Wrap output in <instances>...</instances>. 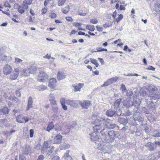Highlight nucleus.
<instances>
[{
  "instance_id": "55",
  "label": "nucleus",
  "mask_w": 160,
  "mask_h": 160,
  "mask_svg": "<svg viewBox=\"0 0 160 160\" xmlns=\"http://www.w3.org/2000/svg\"><path fill=\"white\" fill-rule=\"evenodd\" d=\"M133 95V92L132 91H129L127 92V96L128 97H131Z\"/></svg>"
},
{
  "instance_id": "33",
  "label": "nucleus",
  "mask_w": 160,
  "mask_h": 160,
  "mask_svg": "<svg viewBox=\"0 0 160 160\" xmlns=\"http://www.w3.org/2000/svg\"><path fill=\"white\" fill-rule=\"evenodd\" d=\"M16 119L17 121L18 122L23 123L24 122V121H23V117L21 115H19L17 116L16 118Z\"/></svg>"
},
{
  "instance_id": "56",
  "label": "nucleus",
  "mask_w": 160,
  "mask_h": 160,
  "mask_svg": "<svg viewBox=\"0 0 160 160\" xmlns=\"http://www.w3.org/2000/svg\"><path fill=\"white\" fill-rule=\"evenodd\" d=\"M19 160H26L25 157L23 154H20L19 155Z\"/></svg>"
},
{
  "instance_id": "40",
  "label": "nucleus",
  "mask_w": 160,
  "mask_h": 160,
  "mask_svg": "<svg viewBox=\"0 0 160 160\" xmlns=\"http://www.w3.org/2000/svg\"><path fill=\"white\" fill-rule=\"evenodd\" d=\"M52 107L53 111L54 112H56L58 111V107L57 104H55L52 105Z\"/></svg>"
},
{
  "instance_id": "13",
  "label": "nucleus",
  "mask_w": 160,
  "mask_h": 160,
  "mask_svg": "<svg viewBox=\"0 0 160 160\" xmlns=\"http://www.w3.org/2000/svg\"><path fill=\"white\" fill-rule=\"evenodd\" d=\"M118 122L121 124H126L128 122V120L126 116H121L119 117Z\"/></svg>"
},
{
  "instance_id": "23",
  "label": "nucleus",
  "mask_w": 160,
  "mask_h": 160,
  "mask_svg": "<svg viewBox=\"0 0 160 160\" xmlns=\"http://www.w3.org/2000/svg\"><path fill=\"white\" fill-rule=\"evenodd\" d=\"M122 100L121 98L117 99L114 103L113 107L114 109H117L118 108H120L119 106L120 104V102Z\"/></svg>"
},
{
  "instance_id": "4",
  "label": "nucleus",
  "mask_w": 160,
  "mask_h": 160,
  "mask_svg": "<svg viewBox=\"0 0 160 160\" xmlns=\"http://www.w3.org/2000/svg\"><path fill=\"white\" fill-rule=\"evenodd\" d=\"M118 79V77L116 76L110 79H108L107 81L105 82L104 84L101 85L102 87L108 86L113 82H116Z\"/></svg>"
},
{
  "instance_id": "9",
  "label": "nucleus",
  "mask_w": 160,
  "mask_h": 160,
  "mask_svg": "<svg viewBox=\"0 0 160 160\" xmlns=\"http://www.w3.org/2000/svg\"><path fill=\"white\" fill-rule=\"evenodd\" d=\"M123 105L127 107H130L133 105H136L134 103H133L132 102V100L130 98H127L125 101L123 102Z\"/></svg>"
},
{
  "instance_id": "57",
  "label": "nucleus",
  "mask_w": 160,
  "mask_h": 160,
  "mask_svg": "<svg viewBox=\"0 0 160 160\" xmlns=\"http://www.w3.org/2000/svg\"><path fill=\"white\" fill-rule=\"evenodd\" d=\"M4 6L6 7H9V8L11 7V6L10 4L7 1L5 2Z\"/></svg>"
},
{
  "instance_id": "58",
  "label": "nucleus",
  "mask_w": 160,
  "mask_h": 160,
  "mask_svg": "<svg viewBox=\"0 0 160 160\" xmlns=\"http://www.w3.org/2000/svg\"><path fill=\"white\" fill-rule=\"evenodd\" d=\"M53 151V148H51L47 152V154L48 155H50Z\"/></svg>"
},
{
  "instance_id": "39",
  "label": "nucleus",
  "mask_w": 160,
  "mask_h": 160,
  "mask_svg": "<svg viewBox=\"0 0 160 160\" xmlns=\"http://www.w3.org/2000/svg\"><path fill=\"white\" fill-rule=\"evenodd\" d=\"M8 59V60H11L12 59V58L10 57H7L6 56L4 55H2L0 58V59L2 60H4Z\"/></svg>"
},
{
  "instance_id": "61",
  "label": "nucleus",
  "mask_w": 160,
  "mask_h": 160,
  "mask_svg": "<svg viewBox=\"0 0 160 160\" xmlns=\"http://www.w3.org/2000/svg\"><path fill=\"white\" fill-rule=\"evenodd\" d=\"M96 28L98 31L99 32L102 31L103 30V28L102 27H100V26H96Z\"/></svg>"
},
{
  "instance_id": "28",
  "label": "nucleus",
  "mask_w": 160,
  "mask_h": 160,
  "mask_svg": "<svg viewBox=\"0 0 160 160\" xmlns=\"http://www.w3.org/2000/svg\"><path fill=\"white\" fill-rule=\"evenodd\" d=\"M11 100L13 102H14L16 105H18L20 102V100L15 97H11L10 98Z\"/></svg>"
},
{
  "instance_id": "48",
  "label": "nucleus",
  "mask_w": 160,
  "mask_h": 160,
  "mask_svg": "<svg viewBox=\"0 0 160 160\" xmlns=\"http://www.w3.org/2000/svg\"><path fill=\"white\" fill-rule=\"evenodd\" d=\"M115 139V138H109V139H107L106 141L105 142L108 143H111L113 142Z\"/></svg>"
},
{
  "instance_id": "18",
  "label": "nucleus",
  "mask_w": 160,
  "mask_h": 160,
  "mask_svg": "<svg viewBox=\"0 0 160 160\" xmlns=\"http://www.w3.org/2000/svg\"><path fill=\"white\" fill-rule=\"evenodd\" d=\"M62 139V137L59 134L57 135L54 138L53 140V143L58 144L61 142Z\"/></svg>"
},
{
  "instance_id": "47",
  "label": "nucleus",
  "mask_w": 160,
  "mask_h": 160,
  "mask_svg": "<svg viewBox=\"0 0 160 160\" xmlns=\"http://www.w3.org/2000/svg\"><path fill=\"white\" fill-rule=\"evenodd\" d=\"M62 10L64 13L66 14L67 13L69 10V6H67V7H65V9H62Z\"/></svg>"
},
{
  "instance_id": "35",
  "label": "nucleus",
  "mask_w": 160,
  "mask_h": 160,
  "mask_svg": "<svg viewBox=\"0 0 160 160\" xmlns=\"http://www.w3.org/2000/svg\"><path fill=\"white\" fill-rule=\"evenodd\" d=\"M152 135L155 137H160V132L157 130H155L152 132Z\"/></svg>"
},
{
  "instance_id": "2",
  "label": "nucleus",
  "mask_w": 160,
  "mask_h": 160,
  "mask_svg": "<svg viewBox=\"0 0 160 160\" xmlns=\"http://www.w3.org/2000/svg\"><path fill=\"white\" fill-rule=\"evenodd\" d=\"M48 80V77L46 73L42 71L39 72L37 77V80L38 81L44 82H47Z\"/></svg>"
},
{
  "instance_id": "10",
  "label": "nucleus",
  "mask_w": 160,
  "mask_h": 160,
  "mask_svg": "<svg viewBox=\"0 0 160 160\" xmlns=\"http://www.w3.org/2000/svg\"><path fill=\"white\" fill-rule=\"evenodd\" d=\"M48 142L49 141H45L43 144V146L41 148V152L42 153H45L47 151V149L50 147L49 145Z\"/></svg>"
},
{
  "instance_id": "3",
  "label": "nucleus",
  "mask_w": 160,
  "mask_h": 160,
  "mask_svg": "<svg viewBox=\"0 0 160 160\" xmlns=\"http://www.w3.org/2000/svg\"><path fill=\"white\" fill-rule=\"evenodd\" d=\"M95 122L98 124H102L105 123V126L106 127L108 123H110L111 120L107 118L103 117L102 118L98 117L95 120Z\"/></svg>"
},
{
  "instance_id": "46",
  "label": "nucleus",
  "mask_w": 160,
  "mask_h": 160,
  "mask_svg": "<svg viewBox=\"0 0 160 160\" xmlns=\"http://www.w3.org/2000/svg\"><path fill=\"white\" fill-rule=\"evenodd\" d=\"M143 118L140 116H138V117L134 118V120L135 121H138L139 122H141L143 121Z\"/></svg>"
},
{
  "instance_id": "22",
  "label": "nucleus",
  "mask_w": 160,
  "mask_h": 160,
  "mask_svg": "<svg viewBox=\"0 0 160 160\" xmlns=\"http://www.w3.org/2000/svg\"><path fill=\"white\" fill-rule=\"evenodd\" d=\"M153 9L157 12L160 11V1L154 4Z\"/></svg>"
},
{
  "instance_id": "14",
  "label": "nucleus",
  "mask_w": 160,
  "mask_h": 160,
  "mask_svg": "<svg viewBox=\"0 0 160 160\" xmlns=\"http://www.w3.org/2000/svg\"><path fill=\"white\" fill-rule=\"evenodd\" d=\"M84 85L82 83H79L72 85V87L74 88V91L75 92L80 91V89Z\"/></svg>"
},
{
  "instance_id": "45",
  "label": "nucleus",
  "mask_w": 160,
  "mask_h": 160,
  "mask_svg": "<svg viewBox=\"0 0 160 160\" xmlns=\"http://www.w3.org/2000/svg\"><path fill=\"white\" fill-rule=\"evenodd\" d=\"M121 89L123 93L126 92L127 90L126 87L123 84H121Z\"/></svg>"
},
{
  "instance_id": "20",
  "label": "nucleus",
  "mask_w": 160,
  "mask_h": 160,
  "mask_svg": "<svg viewBox=\"0 0 160 160\" xmlns=\"http://www.w3.org/2000/svg\"><path fill=\"white\" fill-rule=\"evenodd\" d=\"M49 100L51 105L56 104V102L55 100V97L53 94L50 93L49 95Z\"/></svg>"
},
{
  "instance_id": "11",
  "label": "nucleus",
  "mask_w": 160,
  "mask_h": 160,
  "mask_svg": "<svg viewBox=\"0 0 160 160\" xmlns=\"http://www.w3.org/2000/svg\"><path fill=\"white\" fill-rule=\"evenodd\" d=\"M100 139L102 142H105L107 140V131L106 129H103L102 131H100Z\"/></svg>"
},
{
  "instance_id": "32",
  "label": "nucleus",
  "mask_w": 160,
  "mask_h": 160,
  "mask_svg": "<svg viewBox=\"0 0 160 160\" xmlns=\"http://www.w3.org/2000/svg\"><path fill=\"white\" fill-rule=\"evenodd\" d=\"M47 87L46 85H42L37 87V89L39 91H43L47 89Z\"/></svg>"
},
{
  "instance_id": "7",
  "label": "nucleus",
  "mask_w": 160,
  "mask_h": 160,
  "mask_svg": "<svg viewBox=\"0 0 160 160\" xmlns=\"http://www.w3.org/2000/svg\"><path fill=\"white\" fill-rule=\"evenodd\" d=\"M118 111L120 112V113H118L117 111L115 112V111L109 109L106 112V114L107 116L110 117H112L114 115H115L116 113L118 116L121 115L122 113H120V112L121 110L120 108H119Z\"/></svg>"
},
{
  "instance_id": "42",
  "label": "nucleus",
  "mask_w": 160,
  "mask_h": 160,
  "mask_svg": "<svg viewBox=\"0 0 160 160\" xmlns=\"http://www.w3.org/2000/svg\"><path fill=\"white\" fill-rule=\"evenodd\" d=\"M6 120L5 119H1L0 120V127L3 128L5 125Z\"/></svg>"
},
{
  "instance_id": "59",
  "label": "nucleus",
  "mask_w": 160,
  "mask_h": 160,
  "mask_svg": "<svg viewBox=\"0 0 160 160\" xmlns=\"http://www.w3.org/2000/svg\"><path fill=\"white\" fill-rule=\"evenodd\" d=\"M16 94L17 96L18 97H21V92L20 91V90H16Z\"/></svg>"
},
{
  "instance_id": "50",
  "label": "nucleus",
  "mask_w": 160,
  "mask_h": 160,
  "mask_svg": "<svg viewBox=\"0 0 160 160\" xmlns=\"http://www.w3.org/2000/svg\"><path fill=\"white\" fill-rule=\"evenodd\" d=\"M18 11L21 14L25 12L24 8L22 6L19 7L18 8Z\"/></svg>"
},
{
  "instance_id": "52",
  "label": "nucleus",
  "mask_w": 160,
  "mask_h": 160,
  "mask_svg": "<svg viewBox=\"0 0 160 160\" xmlns=\"http://www.w3.org/2000/svg\"><path fill=\"white\" fill-rule=\"evenodd\" d=\"M90 22L91 23L96 24L98 23V21L96 19H92L90 20Z\"/></svg>"
},
{
  "instance_id": "24",
  "label": "nucleus",
  "mask_w": 160,
  "mask_h": 160,
  "mask_svg": "<svg viewBox=\"0 0 160 160\" xmlns=\"http://www.w3.org/2000/svg\"><path fill=\"white\" fill-rule=\"evenodd\" d=\"M31 148L29 146H26L25 149L22 151L23 154H27L31 152Z\"/></svg>"
},
{
  "instance_id": "26",
  "label": "nucleus",
  "mask_w": 160,
  "mask_h": 160,
  "mask_svg": "<svg viewBox=\"0 0 160 160\" xmlns=\"http://www.w3.org/2000/svg\"><path fill=\"white\" fill-rule=\"evenodd\" d=\"M91 139L94 142H96V141L99 139L96 133L95 132V133L92 134L91 136Z\"/></svg>"
},
{
  "instance_id": "41",
  "label": "nucleus",
  "mask_w": 160,
  "mask_h": 160,
  "mask_svg": "<svg viewBox=\"0 0 160 160\" xmlns=\"http://www.w3.org/2000/svg\"><path fill=\"white\" fill-rule=\"evenodd\" d=\"M53 127L54 125L53 124L52 122H51L48 126L47 130L49 132L50 131L51 129H53Z\"/></svg>"
},
{
  "instance_id": "27",
  "label": "nucleus",
  "mask_w": 160,
  "mask_h": 160,
  "mask_svg": "<svg viewBox=\"0 0 160 160\" xmlns=\"http://www.w3.org/2000/svg\"><path fill=\"white\" fill-rule=\"evenodd\" d=\"M28 70L29 69L28 68H25L21 72L24 76H28L31 73Z\"/></svg>"
},
{
  "instance_id": "54",
  "label": "nucleus",
  "mask_w": 160,
  "mask_h": 160,
  "mask_svg": "<svg viewBox=\"0 0 160 160\" xmlns=\"http://www.w3.org/2000/svg\"><path fill=\"white\" fill-rule=\"evenodd\" d=\"M60 102L61 105L64 104L66 103V100L64 98H60Z\"/></svg>"
},
{
  "instance_id": "17",
  "label": "nucleus",
  "mask_w": 160,
  "mask_h": 160,
  "mask_svg": "<svg viewBox=\"0 0 160 160\" xmlns=\"http://www.w3.org/2000/svg\"><path fill=\"white\" fill-rule=\"evenodd\" d=\"M56 82V80L54 78H52L50 79L48 86L51 88H54L55 87Z\"/></svg>"
},
{
  "instance_id": "8",
  "label": "nucleus",
  "mask_w": 160,
  "mask_h": 160,
  "mask_svg": "<svg viewBox=\"0 0 160 160\" xmlns=\"http://www.w3.org/2000/svg\"><path fill=\"white\" fill-rule=\"evenodd\" d=\"M12 71V67L8 64H6L3 68V72L5 75H8Z\"/></svg>"
},
{
  "instance_id": "34",
  "label": "nucleus",
  "mask_w": 160,
  "mask_h": 160,
  "mask_svg": "<svg viewBox=\"0 0 160 160\" xmlns=\"http://www.w3.org/2000/svg\"><path fill=\"white\" fill-rule=\"evenodd\" d=\"M117 126L116 124L110 123H108V124L107 125V126L106 127L108 129H112L115 128Z\"/></svg>"
},
{
  "instance_id": "16",
  "label": "nucleus",
  "mask_w": 160,
  "mask_h": 160,
  "mask_svg": "<svg viewBox=\"0 0 160 160\" xmlns=\"http://www.w3.org/2000/svg\"><path fill=\"white\" fill-rule=\"evenodd\" d=\"M146 146L148 148L149 150L151 151L153 150L156 147L155 143L154 142L151 143L150 142H148L146 144Z\"/></svg>"
},
{
  "instance_id": "53",
  "label": "nucleus",
  "mask_w": 160,
  "mask_h": 160,
  "mask_svg": "<svg viewBox=\"0 0 160 160\" xmlns=\"http://www.w3.org/2000/svg\"><path fill=\"white\" fill-rule=\"evenodd\" d=\"M122 18H123V15L122 14H120L119 16L118 17L116 18V22H119L120 21H121L122 20Z\"/></svg>"
},
{
  "instance_id": "49",
  "label": "nucleus",
  "mask_w": 160,
  "mask_h": 160,
  "mask_svg": "<svg viewBox=\"0 0 160 160\" xmlns=\"http://www.w3.org/2000/svg\"><path fill=\"white\" fill-rule=\"evenodd\" d=\"M66 0H58V6H60L63 5Z\"/></svg>"
},
{
  "instance_id": "5",
  "label": "nucleus",
  "mask_w": 160,
  "mask_h": 160,
  "mask_svg": "<svg viewBox=\"0 0 160 160\" xmlns=\"http://www.w3.org/2000/svg\"><path fill=\"white\" fill-rule=\"evenodd\" d=\"M19 68H15L11 74L10 78L12 80H15L17 78L19 73Z\"/></svg>"
},
{
  "instance_id": "19",
  "label": "nucleus",
  "mask_w": 160,
  "mask_h": 160,
  "mask_svg": "<svg viewBox=\"0 0 160 160\" xmlns=\"http://www.w3.org/2000/svg\"><path fill=\"white\" fill-rule=\"evenodd\" d=\"M33 101L32 98L30 96L29 97L28 100V103L27 110L28 111L30 108H32Z\"/></svg>"
},
{
  "instance_id": "25",
  "label": "nucleus",
  "mask_w": 160,
  "mask_h": 160,
  "mask_svg": "<svg viewBox=\"0 0 160 160\" xmlns=\"http://www.w3.org/2000/svg\"><path fill=\"white\" fill-rule=\"evenodd\" d=\"M8 112V110L7 108L4 107L0 109V114L3 115Z\"/></svg>"
},
{
  "instance_id": "63",
  "label": "nucleus",
  "mask_w": 160,
  "mask_h": 160,
  "mask_svg": "<svg viewBox=\"0 0 160 160\" xmlns=\"http://www.w3.org/2000/svg\"><path fill=\"white\" fill-rule=\"evenodd\" d=\"M44 158V157L43 155H39L37 160H43Z\"/></svg>"
},
{
  "instance_id": "60",
  "label": "nucleus",
  "mask_w": 160,
  "mask_h": 160,
  "mask_svg": "<svg viewBox=\"0 0 160 160\" xmlns=\"http://www.w3.org/2000/svg\"><path fill=\"white\" fill-rule=\"evenodd\" d=\"M78 14L80 15L84 16H86V13H83L82 11H78Z\"/></svg>"
},
{
  "instance_id": "30",
  "label": "nucleus",
  "mask_w": 160,
  "mask_h": 160,
  "mask_svg": "<svg viewBox=\"0 0 160 160\" xmlns=\"http://www.w3.org/2000/svg\"><path fill=\"white\" fill-rule=\"evenodd\" d=\"M69 152V150L66 151V152L64 154V158L65 160H72V158L71 156L69 155L68 153Z\"/></svg>"
},
{
  "instance_id": "43",
  "label": "nucleus",
  "mask_w": 160,
  "mask_h": 160,
  "mask_svg": "<svg viewBox=\"0 0 160 160\" xmlns=\"http://www.w3.org/2000/svg\"><path fill=\"white\" fill-rule=\"evenodd\" d=\"M140 94L143 97H145L146 98H147L148 97V95L147 94L146 92L144 90H141Z\"/></svg>"
},
{
  "instance_id": "64",
  "label": "nucleus",
  "mask_w": 160,
  "mask_h": 160,
  "mask_svg": "<svg viewBox=\"0 0 160 160\" xmlns=\"http://www.w3.org/2000/svg\"><path fill=\"white\" fill-rule=\"evenodd\" d=\"M52 160H60V158L58 156H55L52 158Z\"/></svg>"
},
{
  "instance_id": "15",
  "label": "nucleus",
  "mask_w": 160,
  "mask_h": 160,
  "mask_svg": "<svg viewBox=\"0 0 160 160\" xmlns=\"http://www.w3.org/2000/svg\"><path fill=\"white\" fill-rule=\"evenodd\" d=\"M78 101H75L69 99H67L66 100V103L73 107H76L77 106L78 103L77 102H78Z\"/></svg>"
},
{
  "instance_id": "44",
  "label": "nucleus",
  "mask_w": 160,
  "mask_h": 160,
  "mask_svg": "<svg viewBox=\"0 0 160 160\" xmlns=\"http://www.w3.org/2000/svg\"><path fill=\"white\" fill-rule=\"evenodd\" d=\"M147 160H155V157L153 154H151L150 156L147 157Z\"/></svg>"
},
{
  "instance_id": "1",
  "label": "nucleus",
  "mask_w": 160,
  "mask_h": 160,
  "mask_svg": "<svg viewBox=\"0 0 160 160\" xmlns=\"http://www.w3.org/2000/svg\"><path fill=\"white\" fill-rule=\"evenodd\" d=\"M149 94L148 97L150 98L151 102L153 100H156L160 98V93L158 92V89L155 86L151 85L148 88Z\"/></svg>"
},
{
  "instance_id": "31",
  "label": "nucleus",
  "mask_w": 160,
  "mask_h": 160,
  "mask_svg": "<svg viewBox=\"0 0 160 160\" xmlns=\"http://www.w3.org/2000/svg\"><path fill=\"white\" fill-rule=\"evenodd\" d=\"M108 135L109 138H115L116 134L115 132L113 130H110L108 132Z\"/></svg>"
},
{
  "instance_id": "36",
  "label": "nucleus",
  "mask_w": 160,
  "mask_h": 160,
  "mask_svg": "<svg viewBox=\"0 0 160 160\" xmlns=\"http://www.w3.org/2000/svg\"><path fill=\"white\" fill-rule=\"evenodd\" d=\"M86 29L92 32L94 31L95 29L94 26L92 25H87L86 26Z\"/></svg>"
},
{
  "instance_id": "38",
  "label": "nucleus",
  "mask_w": 160,
  "mask_h": 160,
  "mask_svg": "<svg viewBox=\"0 0 160 160\" xmlns=\"http://www.w3.org/2000/svg\"><path fill=\"white\" fill-rule=\"evenodd\" d=\"M16 130H12L10 132H7L5 133V135L8 137H10L15 132Z\"/></svg>"
},
{
  "instance_id": "62",
  "label": "nucleus",
  "mask_w": 160,
  "mask_h": 160,
  "mask_svg": "<svg viewBox=\"0 0 160 160\" xmlns=\"http://www.w3.org/2000/svg\"><path fill=\"white\" fill-rule=\"evenodd\" d=\"M34 131L33 129H31L30 130V136L32 138L33 136Z\"/></svg>"
},
{
  "instance_id": "6",
  "label": "nucleus",
  "mask_w": 160,
  "mask_h": 160,
  "mask_svg": "<svg viewBox=\"0 0 160 160\" xmlns=\"http://www.w3.org/2000/svg\"><path fill=\"white\" fill-rule=\"evenodd\" d=\"M95 125L93 127L94 132H100V131H102L103 129H105L104 128L101 126L102 124H98L97 122H95V120L94 122Z\"/></svg>"
},
{
  "instance_id": "37",
  "label": "nucleus",
  "mask_w": 160,
  "mask_h": 160,
  "mask_svg": "<svg viewBox=\"0 0 160 160\" xmlns=\"http://www.w3.org/2000/svg\"><path fill=\"white\" fill-rule=\"evenodd\" d=\"M90 61L92 63L94 64L96 66V67H98L99 64L98 62L97 61L96 59L91 58H90Z\"/></svg>"
},
{
  "instance_id": "29",
  "label": "nucleus",
  "mask_w": 160,
  "mask_h": 160,
  "mask_svg": "<svg viewBox=\"0 0 160 160\" xmlns=\"http://www.w3.org/2000/svg\"><path fill=\"white\" fill-rule=\"evenodd\" d=\"M28 68L31 73H34L37 69L36 67L34 66H29L28 67Z\"/></svg>"
},
{
  "instance_id": "21",
  "label": "nucleus",
  "mask_w": 160,
  "mask_h": 160,
  "mask_svg": "<svg viewBox=\"0 0 160 160\" xmlns=\"http://www.w3.org/2000/svg\"><path fill=\"white\" fill-rule=\"evenodd\" d=\"M65 78L64 73L63 72H58L57 74V79L58 80H61Z\"/></svg>"
},
{
  "instance_id": "51",
  "label": "nucleus",
  "mask_w": 160,
  "mask_h": 160,
  "mask_svg": "<svg viewBox=\"0 0 160 160\" xmlns=\"http://www.w3.org/2000/svg\"><path fill=\"white\" fill-rule=\"evenodd\" d=\"M22 61V60L19 58H15V62L16 63H21Z\"/></svg>"
},
{
  "instance_id": "12",
  "label": "nucleus",
  "mask_w": 160,
  "mask_h": 160,
  "mask_svg": "<svg viewBox=\"0 0 160 160\" xmlns=\"http://www.w3.org/2000/svg\"><path fill=\"white\" fill-rule=\"evenodd\" d=\"M81 106L84 108H87L90 105L91 102L89 101H84L82 102L78 101Z\"/></svg>"
}]
</instances>
